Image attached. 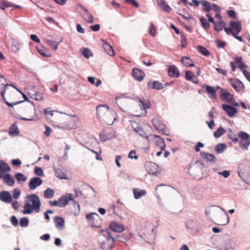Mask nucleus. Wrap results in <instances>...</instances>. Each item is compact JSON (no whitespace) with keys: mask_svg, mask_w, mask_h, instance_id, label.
Listing matches in <instances>:
<instances>
[{"mask_svg":"<svg viewBox=\"0 0 250 250\" xmlns=\"http://www.w3.org/2000/svg\"><path fill=\"white\" fill-rule=\"evenodd\" d=\"M0 200L4 203H10L12 200V197L8 191H2L0 192Z\"/></svg>","mask_w":250,"mask_h":250,"instance_id":"6ab92c4d","label":"nucleus"},{"mask_svg":"<svg viewBox=\"0 0 250 250\" xmlns=\"http://www.w3.org/2000/svg\"><path fill=\"white\" fill-rule=\"evenodd\" d=\"M29 224V221L27 217H24L20 221V225L22 227H26Z\"/></svg>","mask_w":250,"mask_h":250,"instance_id":"de8ad7c7","label":"nucleus"},{"mask_svg":"<svg viewBox=\"0 0 250 250\" xmlns=\"http://www.w3.org/2000/svg\"><path fill=\"white\" fill-rule=\"evenodd\" d=\"M239 143L242 148L248 150V146L250 145V140H241Z\"/></svg>","mask_w":250,"mask_h":250,"instance_id":"a19ab883","label":"nucleus"},{"mask_svg":"<svg viewBox=\"0 0 250 250\" xmlns=\"http://www.w3.org/2000/svg\"><path fill=\"white\" fill-rule=\"evenodd\" d=\"M128 158L131 159H135V160H137L138 159V155L136 154V150H131L128 154Z\"/></svg>","mask_w":250,"mask_h":250,"instance_id":"5fc2aeb1","label":"nucleus"},{"mask_svg":"<svg viewBox=\"0 0 250 250\" xmlns=\"http://www.w3.org/2000/svg\"><path fill=\"white\" fill-rule=\"evenodd\" d=\"M200 20L202 24L203 27L205 29H207L209 27L210 24L206 19L202 18H200Z\"/></svg>","mask_w":250,"mask_h":250,"instance_id":"09e8293b","label":"nucleus"},{"mask_svg":"<svg viewBox=\"0 0 250 250\" xmlns=\"http://www.w3.org/2000/svg\"><path fill=\"white\" fill-rule=\"evenodd\" d=\"M81 7L82 10L84 12L83 15V19L87 22L93 23V18L92 15L89 12L85 7L83 5H81Z\"/></svg>","mask_w":250,"mask_h":250,"instance_id":"aec40b11","label":"nucleus"},{"mask_svg":"<svg viewBox=\"0 0 250 250\" xmlns=\"http://www.w3.org/2000/svg\"><path fill=\"white\" fill-rule=\"evenodd\" d=\"M21 195V191L20 190L16 188L14 189L13 192V198L15 199H17L19 198Z\"/></svg>","mask_w":250,"mask_h":250,"instance_id":"bf43d9fd","label":"nucleus"},{"mask_svg":"<svg viewBox=\"0 0 250 250\" xmlns=\"http://www.w3.org/2000/svg\"><path fill=\"white\" fill-rule=\"evenodd\" d=\"M160 7L161 8L163 11L167 13H169L171 10V7L167 3H166V2L164 3V4H162Z\"/></svg>","mask_w":250,"mask_h":250,"instance_id":"864d4df0","label":"nucleus"},{"mask_svg":"<svg viewBox=\"0 0 250 250\" xmlns=\"http://www.w3.org/2000/svg\"><path fill=\"white\" fill-rule=\"evenodd\" d=\"M37 49L39 53L42 56L44 57H50V56H48V55L46 54V51L44 50V48L37 47Z\"/></svg>","mask_w":250,"mask_h":250,"instance_id":"052dcab7","label":"nucleus"},{"mask_svg":"<svg viewBox=\"0 0 250 250\" xmlns=\"http://www.w3.org/2000/svg\"><path fill=\"white\" fill-rule=\"evenodd\" d=\"M183 63L188 67L194 66V64L193 63L192 61L190 60L189 57H184L181 60Z\"/></svg>","mask_w":250,"mask_h":250,"instance_id":"c9c22d12","label":"nucleus"},{"mask_svg":"<svg viewBox=\"0 0 250 250\" xmlns=\"http://www.w3.org/2000/svg\"><path fill=\"white\" fill-rule=\"evenodd\" d=\"M12 164L14 166H19L21 165V162L19 159H13L12 160Z\"/></svg>","mask_w":250,"mask_h":250,"instance_id":"69168bd1","label":"nucleus"},{"mask_svg":"<svg viewBox=\"0 0 250 250\" xmlns=\"http://www.w3.org/2000/svg\"><path fill=\"white\" fill-rule=\"evenodd\" d=\"M198 48L199 51L204 56H208L210 55V52L205 47L201 45H198Z\"/></svg>","mask_w":250,"mask_h":250,"instance_id":"37998d69","label":"nucleus"},{"mask_svg":"<svg viewBox=\"0 0 250 250\" xmlns=\"http://www.w3.org/2000/svg\"><path fill=\"white\" fill-rule=\"evenodd\" d=\"M235 62L238 64V67L240 70H243V69L247 67V65L242 62V59L241 57H236L234 59Z\"/></svg>","mask_w":250,"mask_h":250,"instance_id":"72a5a7b5","label":"nucleus"},{"mask_svg":"<svg viewBox=\"0 0 250 250\" xmlns=\"http://www.w3.org/2000/svg\"><path fill=\"white\" fill-rule=\"evenodd\" d=\"M110 229L113 231L120 233L123 231L125 229L124 225L118 222H112L109 225Z\"/></svg>","mask_w":250,"mask_h":250,"instance_id":"9d476101","label":"nucleus"},{"mask_svg":"<svg viewBox=\"0 0 250 250\" xmlns=\"http://www.w3.org/2000/svg\"><path fill=\"white\" fill-rule=\"evenodd\" d=\"M186 10L185 9H183V13L184 14L179 13V14L185 20H190L192 19V18H193L192 16H190L188 13H186Z\"/></svg>","mask_w":250,"mask_h":250,"instance_id":"3c124183","label":"nucleus"},{"mask_svg":"<svg viewBox=\"0 0 250 250\" xmlns=\"http://www.w3.org/2000/svg\"><path fill=\"white\" fill-rule=\"evenodd\" d=\"M11 169L8 164L2 160L0 161V179H2L3 176L8 174Z\"/></svg>","mask_w":250,"mask_h":250,"instance_id":"1a4fd4ad","label":"nucleus"},{"mask_svg":"<svg viewBox=\"0 0 250 250\" xmlns=\"http://www.w3.org/2000/svg\"><path fill=\"white\" fill-rule=\"evenodd\" d=\"M243 73L244 75L245 76V77L246 78V79L249 82H250V73L246 70H243Z\"/></svg>","mask_w":250,"mask_h":250,"instance_id":"774afa93","label":"nucleus"},{"mask_svg":"<svg viewBox=\"0 0 250 250\" xmlns=\"http://www.w3.org/2000/svg\"><path fill=\"white\" fill-rule=\"evenodd\" d=\"M200 155L204 160L208 162L213 163H215L217 162V159L213 154L202 151L200 152Z\"/></svg>","mask_w":250,"mask_h":250,"instance_id":"2eb2a0df","label":"nucleus"},{"mask_svg":"<svg viewBox=\"0 0 250 250\" xmlns=\"http://www.w3.org/2000/svg\"><path fill=\"white\" fill-rule=\"evenodd\" d=\"M226 148V145L224 144H219L217 145L214 149L216 153L219 154L223 152Z\"/></svg>","mask_w":250,"mask_h":250,"instance_id":"4c0bfd02","label":"nucleus"},{"mask_svg":"<svg viewBox=\"0 0 250 250\" xmlns=\"http://www.w3.org/2000/svg\"><path fill=\"white\" fill-rule=\"evenodd\" d=\"M151 136L153 137L155 146L160 150H164L166 147V144L164 139L158 135H153Z\"/></svg>","mask_w":250,"mask_h":250,"instance_id":"6e6552de","label":"nucleus"},{"mask_svg":"<svg viewBox=\"0 0 250 250\" xmlns=\"http://www.w3.org/2000/svg\"><path fill=\"white\" fill-rule=\"evenodd\" d=\"M221 98L222 100H226L227 102L230 103L233 100V96L227 92V90L221 88Z\"/></svg>","mask_w":250,"mask_h":250,"instance_id":"412c9836","label":"nucleus"},{"mask_svg":"<svg viewBox=\"0 0 250 250\" xmlns=\"http://www.w3.org/2000/svg\"><path fill=\"white\" fill-rule=\"evenodd\" d=\"M86 218L87 219L89 223L92 226L97 227V225L95 223V222H97L99 219V216L98 214L95 213H91L89 214H87L86 215Z\"/></svg>","mask_w":250,"mask_h":250,"instance_id":"ddd939ff","label":"nucleus"},{"mask_svg":"<svg viewBox=\"0 0 250 250\" xmlns=\"http://www.w3.org/2000/svg\"><path fill=\"white\" fill-rule=\"evenodd\" d=\"M45 40H46V42L47 43V44L49 46H50V47L52 49H53L55 50H57L58 48V44L60 42H62V39H61L58 41H53V40H51L50 39H45Z\"/></svg>","mask_w":250,"mask_h":250,"instance_id":"c756f323","label":"nucleus"},{"mask_svg":"<svg viewBox=\"0 0 250 250\" xmlns=\"http://www.w3.org/2000/svg\"><path fill=\"white\" fill-rule=\"evenodd\" d=\"M15 178L19 182H24L26 180L27 177L22 173H17L15 175Z\"/></svg>","mask_w":250,"mask_h":250,"instance_id":"79ce46f5","label":"nucleus"},{"mask_svg":"<svg viewBox=\"0 0 250 250\" xmlns=\"http://www.w3.org/2000/svg\"><path fill=\"white\" fill-rule=\"evenodd\" d=\"M152 123L154 127L159 132L166 134L167 128L166 125L162 123L161 121L158 117L152 119Z\"/></svg>","mask_w":250,"mask_h":250,"instance_id":"39448f33","label":"nucleus"},{"mask_svg":"<svg viewBox=\"0 0 250 250\" xmlns=\"http://www.w3.org/2000/svg\"><path fill=\"white\" fill-rule=\"evenodd\" d=\"M215 42L219 48H224L226 46L227 43L225 42L222 41L220 40H216L215 41Z\"/></svg>","mask_w":250,"mask_h":250,"instance_id":"8fccbe9b","label":"nucleus"},{"mask_svg":"<svg viewBox=\"0 0 250 250\" xmlns=\"http://www.w3.org/2000/svg\"><path fill=\"white\" fill-rule=\"evenodd\" d=\"M229 216L227 213L220 214L217 218L216 224L220 226H224L229 222Z\"/></svg>","mask_w":250,"mask_h":250,"instance_id":"4468645a","label":"nucleus"},{"mask_svg":"<svg viewBox=\"0 0 250 250\" xmlns=\"http://www.w3.org/2000/svg\"><path fill=\"white\" fill-rule=\"evenodd\" d=\"M228 136L229 139L231 140L234 143H236L238 142V138H237L235 136V135L233 133L231 130H230L229 132L228 133Z\"/></svg>","mask_w":250,"mask_h":250,"instance_id":"603ef678","label":"nucleus"},{"mask_svg":"<svg viewBox=\"0 0 250 250\" xmlns=\"http://www.w3.org/2000/svg\"><path fill=\"white\" fill-rule=\"evenodd\" d=\"M228 15L232 18L235 19L236 17L235 12L233 10H229L227 11Z\"/></svg>","mask_w":250,"mask_h":250,"instance_id":"0e129e2a","label":"nucleus"},{"mask_svg":"<svg viewBox=\"0 0 250 250\" xmlns=\"http://www.w3.org/2000/svg\"><path fill=\"white\" fill-rule=\"evenodd\" d=\"M201 4L203 7V10L206 12H208L212 10V5L210 2L206 0L201 1Z\"/></svg>","mask_w":250,"mask_h":250,"instance_id":"2f4dec72","label":"nucleus"},{"mask_svg":"<svg viewBox=\"0 0 250 250\" xmlns=\"http://www.w3.org/2000/svg\"><path fill=\"white\" fill-rule=\"evenodd\" d=\"M82 54L86 58L92 56L91 51L88 48H84L82 49Z\"/></svg>","mask_w":250,"mask_h":250,"instance_id":"a18cd8bd","label":"nucleus"},{"mask_svg":"<svg viewBox=\"0 0 250 250\" xmlns=\"http://www.w3.org/2000/svg\"><path fill=\"white\" fill-rule=\"evenodd\" d=\"M196 169H198V167H196L195 165L190 164L188 168V171L190 175H194V171Z\"/></svg>","mask_w":250,"mask_h":250,"instance_id":"6e6d98bb","label":"nucleus"},{"mask_svg":"<svg viewBox=\"0 0 250 250\" xmlns=\"http://www.w3.org/2000/svg\"><path fill=\"white\" fill-rule=\"evenodd\" d=\"M238 136L241 139V140H248L250 138L249 135L244 131L238 133Z\"/></svg>","mask_w":250,"mask_h":250,"instance_id":"c03bdc74","label":"nucleus"},{"mask_svg":"<svg viewBox=\"0 0 250 250\" xmlns=\"http://www.w3.org/2000/svg\"><path fill=\"white\" fill-rule=\"evenodd\" d=\"M96 113L99 119L103 120L108 125H112L115 121L113 114L106 104L97 105L96 106Z\"/></svg>","mask_w":250,"mask_h":250,"instance_id":"f03ea898","label":"nucleus"},{"mask_svg":"<svg viewBox=\"0 0 250 250\" xmlns=\"http://www.w3.org/2000/svg\"><path fill=\"white\" fill-rule=\"evenodd\" d=\"M99 237H105V240L101 244V247L104 249H111L114 245L115 238L113 237L107 230H101L99 232Z\"/></svg>","mask_w":250,"mask_h":250,"instance_id":"7ed1b4c3","label":"nucleus"},{"mask_svg":"<svg viewBox=\"0 0 250 250\" xmlns=\"http://www.w3.org/2000/svg\"><path fill=\"white\" fill-rule=\"evenodd\" d=\"M180 42L183 48H186L187 46V38L183 34H181Z\"/></svg>","mask_w":250,"mask_h":250,"instance_id":"49530a36","label":"nucleus"},{"mask_svg":"<svg viewBox=\"0 0 250 250\" xmlns=\"http://www.w3.org/2000/svg\"><path fill=\"white\" fill-rule=\"evenodd\" d=\"M73 196V194L71 193H67L65 195L62 196L58 199L59 207L63 208L66 206L70 201H74Z\"/></svg>","mask_w":250,"mask_h":250,"instance_id":"423d86ee","label":"nucleus"},{"mask_svg":"<svg viewBox=\"0 0 250 250\" xmlns=\"http://www.w3.org/2000/svg\"><path fill=\"white\" fill-rule=\"evenodd\" d=\"M186 79L191 81L194 83H198V79L197 77L190 71H186Z\"/></svg>","mask_w":250,"mask_h":250,"instance_id":"cd10ccee","label":"nucleus"},{"mask_svg":"<svg viewBox=\"0 0 250 250\" xmlns=\"http://www.w3.org/2000/svg\"><path fill=\"white\" fill-rule=\"evenodd\" d=\"M167 73L168 76L171 77L177 78L180 75L179 70L173 65L169 66Z\"/></svg>","mask_w":250,"mask_h":250,"instance_id":"b1692460","label":"nucleus"},{"mask_svg":"<svg viewBox=\"0 0 250 250\" xmlns=\"http://www.w3.org/2000/svg\"><path fill=\"white\" fill-rule=\"evenodd\" d=\"M54 190L47 188L46 190H45L44 192V197L45 198L49 199L53 197L54 195Z\"/></svg>","mask_w":250,"mask_h":250,"instance_id":"58836bf2","label":"nucleus"},{"mask_svg":"<svg viewBox=\"0 0 250 250\" xmlns=\"http://www.w3.org/2000/svg\"><path fill=\"white\" fill-rule=\"evenodd\" d=\"M132 75L136 80L141 82L143 80L145 74L143 71L137 68H134L132 70Z\"/></svg>","mask_w":250,"mask_h":250,"instance_id":"a211bd4d","label":"nucleus"},{"mask_svg":"<svg viewBox=\"0 0 250 250\" xmlns=\"http://www.w3.org/2000/svg\"><path fill=\"white\" fill-rule=\"evenodd\" d=\"M226 130L222 127H219L214 132L213 135L215 138H219L226 133Z\"/></svg>","mask_w":250,"mask_h":250,"instance_id":"ea45409f","label":"nucleus"},{"mask_svg":"<svg viewBox=\"0 0 250 250\" xmlns=\"http://www.w3.org/2000/svg\"><path fill=\"white\" fill-rule=\"evenodd\" d=\"M20 46L21 44L18 41L13 39L12 40L11 46L10 48L11 51L13 53H16L20 49Z\"/></svg>","mask_w":250,"mask_h":250,"instance_id":"c85d7f7f","label":"nucleus"},{"mask_svg":"<svg viewBox=\"0 0 250 250\" xmlns=\"http://www.w3.org/2000/svg\"><path fill=\"white\" fill-rule=\"evenodd\" d=\"M134 198L136 199H138L142 196H145L146 194V190L141 189L138 188H134L133 189Z\"/></svg>","mask_w":250,"mask_h":250,"instance_id":"a878e982","label":"nucleus"},{"mask_svg":"<svg viewBox=\"0 0 250 250\" xmlns=\"http://www.w3.org/2000/svg\"><path fill=\"white\" fill-rule=\"evenodd\" d=\"M222 108L227 113L229 117L233 116L237 113V110L236 108L228 104H222Z\"/></svg>","mask_w":250,"mask_h":250,"instance_id":"f3484780","label":"nucleus"},{"mask_svg":"<svg viewBox=\"0 0 250 250\" xmlns=\"http://www.w3.org/2000/svg\"><path fill=\"white\" fill-rule=\"evenodd\" d=\"M146 171L150 174H155L158 172L159 167L154 163L147 162L145 164Z\"/></svg>","mask_w":250,"mask_h":250,"instance_id":"0eeeda50","label":"nucleus"},{"mask_svg":"<svg viewBox=\"0 0 250 250\" xmlns=\"http://www.w3.org/2000/svg\"><path fill=\"white\" fill-rule=\"evenodd\" d=\"M202 88L205 89V91L208 94V96L211 99H216L217 94L216 93V89L214 87L211 86L209 85L204 84L202 85Z\"/></svg>","mask_w":250,"mask_h":250,"instance_id":"f8f14e48","label":"nucleus"},{"mask_svg":"<svg viewBox=\"0 0 250 250\" xmlns=\"http://www.w3.org/2000/svg\"><path fill=\"white\" fill-rule=\"evenodd\" d=\"M35 174L37 175L42 176L43 175V172L41 167H36L34 169Z\"/></svg>","mask_w":250,"mask_h":250,"instance_id":"4d7b16f0","label":"nucleus"},{"mask_svg":"<svg viewBox=\"0 0 250 250\" xmlns=\"http://www.w3.org/2000/svg\"><path fill=\"white\" fill-rule=\"evenodd\" d=\"M218 174L220 175H222L225 178H227L229 176L230 173L229 171L228 170H224L222 172H219Z\"/></svg>","mask_w":250,"mask_h":250,"instance_id":"338daca9","label":"nucleus"},{"mask_svg":"<svg viewBox=\"0 0 250 250\" xmlns=\"http://www.w3.org/2000/svg\"><path fill=\"white\" fill-rule=\"evenodd\" d=\"M230 85L237 91L240 92L245 88L244 84L236 78H230L229 80Z\"/></svg>","mask_w":250,"mask_h":250,"instance_id":"20e7f679","label":"nucleus"},{"mask_svg":"<svg viewBox=\"0 0 250 250\" xmlns=\"http://www.w3.org/2000/svg\"><path fill=\"white\" fill-rule=\"evenodd\" d=\"M54 223L56 228L59 230H63L64 228V220L61 217L56 216L54 218Z\"/></svg>","mask_w":250,"mask_h":250,"instance_id":"4be33fe9","label":"nucleus"},{"mask_svg":"<svg viewBox=\"0 0 250 250\" xmlns=\"http://www.w3.org/2000/svg\"><path fill=\"white\" fill-rule=\"evenodd\" d=\"M147 85L148 89L161 90L164 88V84L158 81H149Z\"/></svg>","mask_w":250,"mask_h":250,"instance_id":"9b49d317","label":"nucleus"},{"mask_svg":"<svg viewBox=\"0 0 250 250\" xmlns=\"http://www.w3.org/2000/svg\"><path fill=\"white\" fill-rule=\"evenodd\" d=\"M11 222L13 225L16 227L18 225V220L15 216H12L11 217Z\"/></svg>","mask_w":250,"mask_h":250,"instance_id":"e2e57ef3","label":"nucleus"},{"mask_svg":"<svg viewBox=\"0 0 250 250\" xmlns=\"http://www.w3.org/2000/svg\"><path fill=\"white\" fill-rule=\"evenodd\" d=\"M29 96L36 101H41L43 98V94L39 91L35 92L34 93H29Z\"/></svg>","mask_w":250,"mask_h":250,"instance_id":"f704fd0d","label":"nucleus"},{"mask_svg":"<svg viewBox=\"0 0 250 250\" xmlns=\"http://www.w3.org/2000/svg\"><path fill=\"white\" fill-rule=\"evenodd\" d=\"M11 86H12L14 88H15L12 85L9 84H5L4 86L3 87V88L2 89L1 92V95L2 99L4 101V102L6 104V105L9 106H13V105H16L17 104L20 103L21 102H18L17 103H14L13 104H12L7 102V101H6V99H5V97H4V94H5L6 90H8L9 89V88H10Z\"/></svg>","mask_w":250,"mask_h":250,"instance_id":"5701e85b","label":"nucleus"},{"mask_svg":"<svg viewBox=\"0 0 250 250\" xmlns=\"http://www.w3.org/2000/svg\"><path fill=\"white\" fill-rule=\"evenodd\" d=\"M41 202L39 197L34 194L26 196L24 202L23 210H22L24 214H31L35 211L36 212L40 211Z\"/></svg>","mask_w":250,"mask_h":250,"instance_id":"f257e3e1","label":"nucleus"},{"mask_svg":"<svg viewBox=\"0 0 250 250\" xmlns=\"http://www.w3.org/2000/svg\"><path fill=\"white\" fill-rule=\"evenodd\" d=\"M42 183V180L39 177L31 178L29 183V188L31 190H34L40 186Z\"/></svg>","mask_w":250,"mask_h":250,"instance_id":"dca6fc26","label":"nucleus"},{"mask_svg":"<svg viewBox=\"0 0 250 250\" xmlns=\"http://www.w3.org/2000/svg\"><path fill=\"white\" fill-rule=\"evenodd\" d=\"M227 33L228 34L229 32H227ZM229 33H231L232 35V36L235 38L237 39L239 41L241 42L243 41L242 37L238 35L239 32H229Z\"/></svg>","mask_w":250,"mask_h":250,"instance_id":"680f3d73","label":"nucleus"},{"mask_svg":"<svg viewBox=\"0 0 250 250\" xmlns=\"http://www.w3.org/2000/svg\"><path fill=\"white\" fill-rule=\"evenodd\" d=\"M131 125L134 130L138 132L141 136L146 137V138H148V137L146 135L145 132L142 130V128L139 126L136 122H133Z\"/></svg>","mask_w":250,"mask_h":250,"instance_id":"7c9ffc66","label":"nucleus"},{"mask_svg":"<svg viewBox=\"0 0 250 250\" xmlns=\"http://www.w3.org/2000/svg\"><path fill=\"white\" fill-rule=\"evenodd\" d=\"M230 28L232 30H234L235 31H241V25L239 21H230L229 24Z\"/></svg>","mask_w":250,"mask_h":250,"instance_id":"473e14b6","label":"nucleus"},{"mask_svg":"<svg viewBox=\"0 0 250 250\" xmlns=\"http://www.w3.org/2000/svg\"><path fill=\"white\" fill-rule=\"evenodd\" d=\"M19 131L18 130V127L17 125L15 124H13L10 126L9 131V134L11 136H15L19 134Z\"/></svg>","mask_w":250,"mask_h":250,"instance_id":"e433bc0d","label":"nucleus"},{"mask_svg":"<svg viewBox=\"0 0 250 250\" xmlns=\"http://www.w3.org/2000/svg\"><path fill=\"white\" fill-rule=\"evenodd\" d=\"M2 179H3L4 184L8 186H12L15 183L14 178L8 173L3 176Z\"/></svg>","mask_w":250,"mask_h":250,"instance_id":"bb28decb","label":"nucleus"},{"mask_svg":"<svg viewBox=\"0 0 250 250\" xmlns=\"http://www.w3.org/2000/svg\"><path fill=\"white\" fill-rule=\"evenodd\" d=\"M101 42H103V46L104 50L110 56H113L114 55V52L112 47L109 45L105 41L102 39Z\"/></svg>","mask_w":250,"mask_h":250,"instance_id":"393cba45","label":"nucleus"},{"mask_svg":"<svg viewBox=\"0 0 250 250\" xmlns=\"http://www.w3.org/2000/svg\"><path fill=\"white\" fill-rule=\"evenodd\" d=\"M45 131L44 132L43 134L47 137H48L51 132H52V129L47 125H45Z\"/></svg>","mask_w":250,"mask_h":250,"instance_id":"13d9d810","label":"nucleus"}]
</instances>
